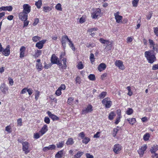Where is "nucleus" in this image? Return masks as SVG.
<instances>
[{
	"label": "nucleus",
	"instance_id": "f3484780",
	"mask_svg": "<svg viewBox=\"0 0 158 158\" xmlns=\"http://www.w3.org/2000/svg\"><path fill=\"white\" fill-rule=\"evenodd\" d=\"M58 60V58L54 54H53L52 55L51 59L52 63V64H56Z\"/></svg>",
	"mask_w": 158,
	"mask_h": 158
},
{
	"label": "nucleus",
	"instance_id": "37998d69",
	"mask_svg": "<svg viewBox=\"0 0 158 158\" xmlns=\"http://www.w3.org/2000/svg\"><path fill=\"white\" fill-rule=\"evenodd\" d=\"M90 60L91 63L93 64V63L94 61V56L93 54H90Z\"/></svg>",
	"mask_w": 158,
	"mask_h": 158
},
{
	"label": "nucleus",
	"instance_id": "c9c22d12",
	"mask_svg": "<svg viewBox=\"0 0 158 158\" xmlns=\"http://www.w3.org/2000/svg\"><path fill=\"white\" fill-rule=\"evenodd\" d=\"M89 79L91 81H94L95 80L96 78L94 74H90L88 77Z\"/></svg>",
	"mask_w": 158,
	"mask_h": 158
},
{
	"label": "nucleus",
	"instance_id": "dca6fc26",
	"mask_svg": "<svg viewBox=\"0 0 158 158\" xmlns=\"http://www.w3.org/2000/svg\"><path fill=\"white\" fill-rule=\"evenodd\" d=\"M48 130V126L47 125H44L40 131L39 132L41 134V135H42L44 134Z\"/></svg>",
	"mask_w": 158,
	"mask_h": 158
},
{
	"label": "nucleus",
	"instance_id": "13d9d810",
	"mask_svg": "<svg viewBox=\"0 0 158 158\" xmlns=\"http://www.w3.org/2000/svg\"><path fill=\"white\" fill-rule=\"evenodd\" d=\"M11 128L10 126H8L6 127L5 130L7 131L9 133L11 132V131H10Z\"/></svg>",
	"mask_w": 158,
	"mask_h": 158
},
{
	"label": "nucleus",
	"instance_id": "a878e982",
	"mask_svg": "<svg viewBox=\"0 0 158 158\" xmlns=\"http://www.w3.org/2000/svg\"><path fill=\"white\" fill-rule=\"evenodd\" d=\"M42 51L41 50H37V52L33 56L35 58H38L41 54Z\"/></svg>",
	"mask_w": 158,
	"mask_h": 158
},
{
	"label": "nucleus",
	"instance_id": "e2e57ef3",
	"mask_svg": "<svg viewBox=\"0 0 158 158\" xmlns=\"http://www.w3.org/2000/svg\"><path fill=\"white\" fill-rule=\"evenodd\" d=\"M152 15V11L149 12V14H148L147 16V19H150Z\"/></svg>",
	"mask_w": 158,
	"mask_h": 158
},
{
	"label": "nucleus",
	"instance_id": "58836bf2",
	"mask_svg": "<svg viewBox=\"0 0 158 158\" xmlns=\"http://www.w3.org/2000/svg\"><path fill=\"white\" fill-rule=\"evenodd\" d=\"M56 9L59 11H61L62 8H61V5L60 4L58 3L55 6Z\"/></svg>",
	"mask_w": 158,
	"mask_h": 158
},
{
	"label": "nucleus",
	"instance_id": "5fc2aeb1",
	"mask_svg": "<svg viewBox=\"0 0 158 158\" xmlns=\"http://www.w3.org/2000/svg\"><path fill=\"white\" fill-rule=\"evenodd\" d=\"M55 94L57 96H60L61 94V90L58 88V89L56 90Z\"/></svg>",
	"mask_w": 158,
	"mask_h": 158
},
{
	"label": "nucleus",
	"instance_id": "39448f33",
	"mask_svg": "<svg viewBox=\"0 0 158 158\" xmlns=\"http://www.w3.org/2000/svg\"><path fill=\"white\" fill-rule=\"evenodd\" d=\"M22 145L23 151L24 152L25 154H27L30 151V150L29 149V143L28 142L25 141L22 143Z\"/></svg>",
	"mask_w": 158,
	"mask_h": 158
},
{
	"label": "nucleus",
	"instance_id": "b1692460",
	"mask_svg": "<svg viewBox=\"0 0 158 158\" xmlns=\"http://www.w3.org/2000/svg\"><path fill=\"white\" fill-rule=\"evenodd\" d=\"M74 143V141L73 139L71 138H69L66 143V144L67 145H72Z\"/></svg>",
	"mask_w": 158,
	"mask_h": 158
},
{
	"label": "nucleus",
	"instance_id": "e433bc0d",
	"mask_svg": "<svg viewBox=\"0 0 158 158\" xmlns=\"http://www.w3.org/2000/svg\"><path fill=\"white\" fill-rule=\"evenodd\" d=\"M64 144V142L62 141L56 144V145L58 148H61L63 147Z\"/></svg>",
	"mask_w": 158,
	"mask_h": 158
},
{
	"label": "nucleus",
	"instance_id": "5701e85b",
	"mask_svg": "<svg viewBox=\"0 0 158 158\" xmlns=\"http://www.w3.org/2000/svg\"><path fill=\"white\" fill-rule=\"evenodd\" d=\"M63 154V150H61L57 152L55 156V157L56 158H61Z\"/></svg>",
	"mask_w": 158,
	"mask_h": 158
},
{
	"label": "nucleus",
	"instance_id": "2eb2a0df",
	"mask_svg": "<svg viewBox=\"0 0 158 158\" xmlns=\"http://www.w3.org/2000/svg\"><path fill=\"white\" fill-rule=\"evenodd\" d=\"M49 117L53 120H58L59 119V118L56 115L52 114L49 111H48L47 112Z\"/></svg>",
	"mask_w": 158,
	"mask_h": 158
},
{
	"label": "nucleus",
	"instance_id": "4be33fe9",
	"mask_svg": "<svg viewBox=\"0 0 158 158\" xmlns=\"http://www.w3.org/2000/svg\"><path fill=\"white\" fill-rule=\"evenodd\" d=\"M106 67V65L104 63H102L100 64L98 67V70L101 72L105 69Z\"/></svg>",
	"mask_w": 158,
	"mask_h": 158
},
{
	"label": "nucleus",
	"instance_id": "7c9ffc66",
	"mask_svg": "<svg viewBox=\"0 0 158 158\" xmlns=\"http://www.w3.org/2000/svg\"><path fill=\"white\" fill-rule=\"evenodd\" d=\"M63 61V64L62 66V69H65L67 67L66 59V58H64L62 60Z\"/></svg>",
	"mask_w": 158,
	"mask_h": 158
},
{
	"label": "nucleus",
	"instance_id": "473e14b6",
	"mask_svg": "<svg viewBox=\"0 0 158 158\" xmlns=\"http://www.w3.org/2000/svg\"><path fill=\"white\" fill-rule=\"evenodd\" d=\"M69 44L70 48H71V49L73 50V51H75V49L74 46V45L72 41H71V40H69Z\"/></svg>",
	"mask_w": 158,
	"mask_h": 158
},
{
	"label": "nucleus",
	"instance_id": "f03ea898",
	"mask_svg": "<svg viewBox=\"0 0 158 158\" xmlns=\"http://www.w3.org/2000/svg\"><path fill=\"white\" fill-rule=\"evenodd\" d=\"M150 47L152 48V51L153 52H156V53H158V45L157 44H155L152 40L151 39L149 40Z\"/></svg>",
	"mask_w": 158,
	"mask_h": 158
},
{
	"label": "nucleus",
	"instance_id": "69168bd1",
	"mask_svg": "<svg viewBox=\"0 0 158 158\" xmlns=\"http://www.w3.org/2000/svg\"><path fill=\"white\" fill-rule=\"evenodd\" d=\"M8 80L9 81V84L11 85H13L14 84V81L12 79L9 77L8 78Z\"/></svg>",
	"mask_w": 158,
	"mask_h": 158
},
{
	"label": "nucleus",
	"instance_id": "603ef678",
	"mask_svg": "<svg viewBox=\"0 0 158 158\" xmlns=\"http://www.w3.org/2000/svg\"><path fill=\"white\" fill-rule=\"evenodd\" d=\"M41 135V134L39 133H36L34 135V138L36 139H38L39 138Z\"/></svg>",
	"mask_w": 158,
	"mask_h": 158
},
{
	"label": "nucleus",
	"instance_id": "864d4df0",
	"mask_svg": "<svg viewBox=\"0 0 158 158\" xmlns=\"http://www.w3.org/2000/svg\"><path fill=\"white\" fill-rule=\"evenodd\" d=\"M153 29L154 33L156 36H158V27H154Z\"/></svg>",
	"mask_w": 158,
	"mask_h": 158
},
{
	"label": "nucleus",
	"instance_id": "f8f14e48",
	"mask_svg": "<svg viewBox=\"0 0 158 158\" xmlns=\"http://www.w3.org/2000/svg\"><path fill=\"white\" fill-rule=\"evenodd\" d=\"M23 12L27 14L31 11V7L28 4H25L23 6Z\"/></svg>",
	"mask_w": 158,
	"mask_h": 158
},
{
	"label": "nucleus",
	"instance_id": "a211bd4d",
	"mask_svg": "<svg viewBox=\"0 0 158 158\" xmlns=\"http://www.w3.org/2000/svg\"><path fill=\"white\" fill-rule=\"evenodd\" d=\"M26 48L24 46H22L21 47L20 49V56L21 58H23L25 56V50Z\"/></svg>",
	"mask_w": 158,
	"mask_h": 158
},
{
	"label": "nucleus",
	"instance_id": "de8ad7c7",
	"mask_svg": "<svg viewBox=\"0 0 158 158\" xmlns=\"http://www.w3.org/2000/svg\"><path fill=\"white\" fill-rule=\"evenodd\" d=\"M40 92L38 91H36L35 94V98L36 100H37L38 99L39 96Z\"/></svg>",
	"mask_w": 158,
	"mask_h": 158
},
{
	"label": "nucleus",
	"instance_id": "a19ab883",
	"mask_svg": "<svg viewBox=\"0 0 158 158\" xmlns=\"http://www.w3.org/2000/svg\"><path fill=\"white\" fill-rule=\"evenodd\" d=\"M139 0H133L132 2V4L134 7H137Z\"/></svg>",
	"mask_w": 158,
	"mask_h": 158
},
{
	"label": "nucleus",
	"instance_id": "f257e3e1",
	"mask_svg": "<svg viewBox=\"0 0 158 158\" xmlns=\"http://www.w3.org/2000/svg\"><path fill=\"white\" fill-rule=\"evenodd\" d=\"M152 50L146 51L145 52V56L148 62L150 63H153L156 60V58L153 54H152Z\"/></svg>",
	"mask_w": 158,
	"mask_h": 158
},
{
	"label": "nucleus",
	"instance_id": "1a4fd4ad",
	"mask_svg": "<svg viewBox=\"0 0 158 158\" xmlns=\"http://www.w3.org/2000/svg\"><path fill=\"white\" fill-rule=\"evenodd\" d=\"M147 148L146 144L142 146L138 150V152L140 157H142L144 153V151Z\"/></svg>",
	"mask_w": 158,
	"mask_h": 158
},
{
	"label": "nucleus",
	"instance_id": "09e8293b",
	"mask_svg": "<svg viewBox=\"0 0 158 158\" xmlns=\"http://www.w3.org/2000/svg\"><path fill=\"white\" fill-rule=\"evenodd\" d=\"M44 121L46 123L48 124H49L50 123V120L49 118L47 117H46L44 118Z\"/></svg>",
	"mask_w": 158,
	"mask_h": 158
},
{
	"label": "nucleus",
	"instance_id": "ddd939ff",
	"mask_svg": "<svg viewBox=\"0 0 158 158\" xmlns=\"http://www.w3.org/2000/svg\"><path fill=\"white\" fill-rule=\"evenodd\" d=\"M10 46L9 45H7L5 49L3 48L2 51V54L5 56H9L10 53Z\"/></svg>",
	"mask_w": 158,
	"mask_h": 158
},
{
	"label": "nucleus",
	"instance_id": "412c9836",
	"mask_svg": "<svg viewBox=\"0 0 158 158\" xmlns=\"http://www.w3.org/2000/svg\"><path fill=\"white\" fill-rule=\"evenodd\" d=\"M157 150H158V145L157 144L154 145L151 147L150 150L151 152L154 153L155 155L156 154L155 152Z\"/></svg>",
	"mask_w": 158,
	"mask_h": 158
},
{
	"label": "nucleus",
	"instance_id": "8fccbe9b",
	"mask_svg": "<svg viewBox=\"0 0 158 158\" xmlns=\"http://www.w3.org/2000/svg\"><path fill=\"white\" fill-rule=\"evenodd\" d=\"M48 147V149H49V150L55 149L56 147L55 145L54 144L50 145Z\"/></svg>",
	"mask_w": 158,
	"mask_h": 158
},
{
	"label": "nucleus",
	"instance_id": "cd10ccee",
	"mask_svg": "<svg viewBox=\"0 0 158 158\" xmlns=\"http://www.w3.org/2000/svg\"><path fill=\"white\" fill-rule=\"evenodd\" d=\"M83 153H84L83 152H78L77 154L74 156V158H80Z\"/></svg>",
	"mask_w": 158,
	"mask_h": 158
},
{
	"label": "nucleus",
	"instance_id": "6e6d98bb",
	"mask_svg": "<svg viewBox=\"0 0 158 158\" xmlns=\"http://www.w3.org/2000/svg\"><path fill=\"white\" fill-rule=\"evenodd\" d=\"M118 130L117 128H114L113 129V136L115 137L116 136L117 133L118 131Z\"/></svg>",
	"mask_w": 158,
	"mask_h": 158
},
{
	"label": "nucleus",
	"instance_id": "c85d7f7f",
	"mask_svg": "<svg viewBox=\"0 0 158 158\" xmlns=\"http://www.w3.org/2000/svg\"><path fill=\"white\" fill-rule=\"evenodd\" d=\"M106 92H102L99 95V97L100 99H102L105 97L106 95Z\"/></svg>",
	"mask_w": 158,
	"mask_h": 158
},
{
	"label": "nucleus",
	"instance_id": "0eeeda50",
	"mask_svg": "<svg viewBox=\"0 0 158 158\" xmlns=\"http://www.w3.org/2000/svg\"><path fill=\"white\" fill-rule=\"evenodd\" d=\"M122 148V147L119 144H115L113 149V151L116 154H118L119 153Z\"/></svg>",
	"mask_w": 158,
	"mask_h": 158
},
{
	"label": "nucleus",
	"instance_id": "a18cd8bd",
	"mask_svg": "<svg viewBox=\"0 0 158 158\" xmlns=\"http://www.w3.org/2000/svg\"><path fill=\"white\" fill-rule=\"evenodd\" d=\"M127 89L128 91L127 94L130 96H131L132 95L133 93L131 91V87L130 86H128L127 87Z\"/></svg>",
	"mask_w": 158,
	"mask_h": 158
},
{
	"label": "nucleus",
	"instance_id": "c756f323",
	"mask_svg": "<svg viewBox=\"0 0 158 158\" xmlns=\"http://www.w3.org/2000/svg\"><path fill=\"white\" fill-rule=\"evenodd\" d=\"M36 68L39 71H40L42 70V65L41 63L36 64Z\"/></svg>",
	"mask_w": 158,
	"mask_h": 158
},
{
	"label": "nucleus",
	"instance_id": "4c0bfd02",
	"mask_svg": "<svg viewBox=\"0 0 158 158\" xmlns=\"http://www.w3.org/2000/svg\"><path fill=\"white\" fill-rule=\"evenodd\" d=\"M2 7H4V11H5L6 10H8L9 11H11L12 10V6H2Z\"/></svg>",
	"mask_w": 158,
	"mask_h": 158
},
{
	"label": "nucleus",
	"instance_id": "aec40b11",
	"mask_svg": "<svg viewBox=\"0 0 158 158\" xmlns=\"http://www.w3.org/2000/svg\"><path fill=\"white\" fill-rule=\"evenodd\" d=\"M119 13L118 12H117L114 14V15L116 20V22L118 23H119L120 22L122 21V17L118 15Z\"/></svg>",
	"mask_w": 158,
	"mask_h": 158
},
{
	"label": "nucleus",
	"instance_id": "6ab92c4d",
	"mask_svg": "<svg viewBox=\"0 0 158 158\" xmlns=\"http://www.w3.org/2000/svg\"><path fill=\"white\" fill-rule=\"evenodd\" d=\"M45 42L46 41L44 40L40 41L36 44L35 46L36 47L38 48V49H41L43 47V44L45 43Z\"/></svg>",
	"mask_w": 158,
	"mask_h": 158
},
{
	"label": "nucleus",
	"instance_id": "3c124183",
	"mask_svg": "<svg viewBox=\"0 0 158 158\" xmlns=\"http://www.w3.org/2000/svg\"><path fill=\"white\" fill-rule=\"evenodd\" d=\"M73 98H72L70 97L68 98L67 101V103L69 105H71L73 101Z\"/></svg>",
	"mask_w": 158,
	"mask_h": 158
},
{
	"label": "nucleus",
	"instance_id": "052dcab7",
	"mask_svg": "<svg viewBox=\"0 0 158 158\" xmlns=\"http://www.w3.org/2000/svg\"><path fill=\"white\" fill-rule=\"evenodd\" d=\"M18 125L21 126L22 125V120L21 118H20L17 120Z\"/></svg>",
	"mask_w": 158,
	"mask_h": 158
},
{
	"label": "nucleus",
	"instance_id": "49530a36",
	"mask_svg": "<svg viewBox=\"0 0 158 158\" xmlns=\"http://www.w3.org/2000/svg\"><path fill=\"white\" fill-rule=\"evenodd\" d=\"M40 39V37L38 36H35L32 38V40L35 42H36L39 40Z\"/></svg>",
	"mask_w": 158,
	"mask_h": 158
},
{
	"label": "nucleus",
	"instance_id": "f704fd0d",
	"mask_svg": "<svg viewBox=\"0 0 158 158\" xmlns=\"http://www.w3.org/2000/svg\"><path fill=\"white\" fill-rule=\"evenodd\" d=\"M52 9V8L51 7L49 6H44L43 7V10L45 12H47L48 11H51Z\"/></svg>",
	"mask_w": 158,
	"mask_h": 158
},
{
	"label": "nucleus",
	"instance_id": "79ce46f5",
	"mask_svg": "<svg viewBox=\"0 0 158 158\" xmlns=\"http://www.w3.org/2000/svg\"><path fill=\"white\" fill-rule=\"evenodd\" d=\"M133 110L131 108H129L126 111V113L128 115H130L132 114Z\"/></svg>",
	"mask_w": 158,
	"mask_h": 158
},
{
	"label": "nucleus",
	"instance_id": "0e129e2a",
	"mask_svg": "<svg viewBox=\"0 0 158 158\" xmlns=\"http://www.w3.org/2000/svg\"><path fill=\"white\" fill-rule=\"evenodd\" d=\"M79 136L81 137L82 139H83L85 138V135L83 132H81L79 134Z\"/></svg>",
	"mask_w": 158,
	"mask_h": 158
},
{
	"label": "nucleus",
	"instance_id": "2f4dec72",
	"mask_svg": "<svg viewBox=\"0 0 158 158\" xmlns=\"http://www.w3.org/2000/svg\"><path fill=\"white\" fill-rule=\"evenodd\" d=\"M150 137V135L148 133H146L143 136V139L145 141L148 140Z\"/></svg>",
	"mask_w": 158,
	"mask_h": 158
},
{
	"label": "nucleus",
	"instance_id": "20e7f679",
	"mask_svg": "<svg viewBox=\"0 0 158 158\" xmlns=\"http://www.w3.org/2000/svg\"><path fill=\"white\" fill-rule=\"evenodd\" d=\"M102 103L105 107L106 108H109L112 105V102L110 99L108 98H106L103 99L102 101Z\"/></svg>",
	"mask_w": 158,
	"mask_h": 158
},
{
	"label": "nucleus",
	"instance_id": "680f3d73",
	"mask_svg": "<svg viewBox=\"0 0 158 158\" xmlns=\"http://www.w3.org/2000/svg\"><path fill=\"white\" fill-rule=\"evenodd\" d=\"M97 28H91L89 29L88 30V31L89 32H92L93 31H97Z\"/></svg>",
	"mask_w": 158,
	"mask_h": 158
},
{
	"label": "nucleus",
	"instance_id": "bf43d9fd",
	"mask_svg": "<svg viewBox=\"0 0 158 158\" xmlns=\"http://www.w3.org/2000/svg\"><path fill=\"white\" fill-rule=\"evenodd\" d=\"M66 86L64 84H62L61 86L58 88L60 90H64L65 89Z\"/></svg>",
	"mask_w": 158,
	"mask_h": 158
},
{
	"label": "nucleus",
	"instance_id": "ea45409f",
	"mask_svg": "<svg viewBox=\"0 0 158 158\" xmlns=\"http://www.w3.org/2000/svg\"><path fill=\"white\" fill-rule=\"evenodd\" d=\"M115 116V114L113 112H111L109 116V118L110 120H112L113 118Z\"/></svg>",
	"mask_w": 158,
	"mask_h": 158
},
{
	"label": "nucleus",
	"instance_id": "4d7b16f0",
	"mask_svg": "<svg viewBox=\"0 0 158 158\" xmlns=\"http://www.w3.org/2000/svg\"><path fill=\"white\" fill-rule=\"evenodd\" d=\"M152 69L153 70L158 69V63L157 64H154L153 65Z\"/></svg>",
	"mask_w": 158,
	"mask_h": 158
},
{
	"label": "nucleus",
	"instance_id": "c03bdc74",
	"mask_svg": "<svg viewBox=\"0 0 158 158\" xmlns=\"http://www.w3.org/2000/svg\"><path fill=\"white\" fill-rule=\"evenodd\" d=\"M77 66L78 69H82L84 67L83 65L81 62H79L77 65Z\"/></svg>",
	"mask_w": 158,
	"mask_h": 158
},
{
	"label": "nucleus",
	"instance_id": "6e6552de",
	"mask_svg": "<svg viewBox=\"0 0 158 158\" xmlns=\"http://www.w3.org/2000/svg\"><path fill=\"white\" fill-rule=\"evenodd\" d=\"M69 40L67 35H64L62 36L61 42L64 48H65L66 47V41H68L69 42Z\"/></svg>",
	"mask_w": 158,
	"mask_h": 158
},
{
	"label": "nucleus",
	"instance_id": "9d476101",
	"mask_svg": "<svg viewBox=\"0 0 158 158\" xmlns=\"http://www.w3.org/2000/svg\"><path fill=\"white\" fill-rule=\"evenodd\" d=\"M8 88L5 83L1 84L0 86V90L3 94H5L8 91Z\"/></svg>",
	"mask_w": 158,
	"mask_h": 158
},
{
	"label": "nucleus",
	"instance_id": "423d86ee",
	"mask_svg": "<svg viewBox=\"0 0 158 158\" xmlns=\"http://www.w3.org/2000/svg\"><path fill=\"white\" fill-rule=\"evenodd\" d=\"M93 110L92 106L91 105H89L86 108L82 110L81 114H85L87 113L91 112Z\"/></svg>",
	"mask_w": 158,
	"mask_h": 158
},
{
	"label": "nucleus",
	"instance_id": "7ed1b4c3",
	"mask_svg": "<svg viewBox=\"0 0 158 158\" xmlns=\"http://www.w3.org/2000/svg\"><path fill=\"white\" fill-rule=\"evenodd\" d=\"M101 10L100 9L97 8L94 10L93 12L92 13L91 16L93 19H96L100 16Z\"/></svg>",
	"mask_w": 158,
	"mask_h": 158
},
{
	"label": "nucleus",
	"instance_id": "9b49d317",
	"mask_svg": "<svg viewBox=\"0 0 158 158\" xmlns=\"http://www.w3.org/2000/svg\"><path fill=\"white\" fill-rule=\"evenodd\" d=\"M27 14L23 12H21L19 14V17L20 19L22 21H25L27 19Z\"/></svg>",
	"mask_w": 158,
	"mask_h": 158
},
{
	"label": "nucleus",
	"instance_id": "774afa93",
	"mask_svg": "<svg viewBox=\"0 0 158 158\" xmlns=\"http://www.w3.org/2000/svg\"><path fill=\"white\" fill-rule=\"evenodd\" d=\"M39 19L38 18H36L35 19L34 22L33 23V25L35 26L37 24L39 23Z\"/></svg>",
	"mask_w": 158,
	"mask_h": 158
},
{
	"label": "nucleus",
	"instance_id": "338daca9",
	"mask_svg": "<svg viewBox=\"0 0 158 158\" xmlns=\"http://www.w3.org/2000/svg\"><path fill=\"white\" fill-rule=\"evenodd\" d=\"M76 83L80 84L81 82L80 78L79 77H76Z\"/></svg>",
	"mask_w": 158,
	"mask_h": 158
},
{
	"label": "nucleus",
	"instance_id": "4468645a",
	"mask_svg": "<svg viewBox=\"0 0 158 158\" xmlns=\"http://www.w3.org/2000/svg\"><path fill=\"white\" fill-rule=\"evenodd\" d=\"M115 64L120 69L122 70L124 69V66L123 64V63L121 60H118L116 61L115 63Z\"/></svg>",
	"mask_w": 158,
	"mask_h": 158
},
{
	"label": "nucleus",
	"instance_id": "393cba45",
	"mask_svg": "<svg viewBox=\"0 0 158 158\" xmlns=\"http://www.w3.org/2000/svg\"><path fill=\"white\" fill-rule=\"evenodd\" d=\"M127 120L131 125H133L136 123V120L134 118H132L131 119L130 118H128L127 119Z\"/></svg>",
	"mask_w": 158,
	"mask_h": 158
},
{
	"label": "nucleus",
	"instance_id": "72a5a7b5",
	"mask_svg": "<svg viewBox=\"0 0 158 158\" xmlns=\"http://www.w3.org/2000/svg\"><path fill=\"white\" fill-rule=\"evenodd\" d=\"M90 141V139L87 137H85L82 140V142L84 143L87 144Z\"/></svg>",
	"mask_w": 158,
	"mask_h": 158
},
{
	"label": "nucleus",
	"instance_id": "bb28decb",
	"mask_svg": "<svg viewBox=\"0 0 158 158\" xmlns=\"http://www.w3.org/2000/svg\"><path fill=\"white\" fill-rule=\"evenodd\" d=\"M35 5L37 8H40L42 5V0H38L37 2H35Z\"/></svg>",
	"mask_w": 158,
	"mask_h": 158
}]
</instances>
